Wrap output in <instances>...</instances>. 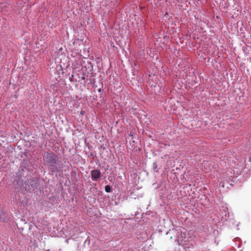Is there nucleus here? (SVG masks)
<instances>
[{"label": "nucleus", "mask_w": 251, "mask_h": 251, "mask_svg": "<svg viewBox=\"0 0 251 251\" xmlns=\"http://www.w3.org/2000/svg\"><path fill=\"white\" fill-rule=\"evenodd\" d=\"M57 160V156L52 152H48L45 153L44 160L50 166L56 164Z\"/></svg>", "instance_id": "obj_1"}, {"label": "nucleus", "mask_w": 251, "mask_h": 251, "mask_svg": "<svg viewBox=\"0 0 251 251\" xmlns=\"http://www.w3.org/2000/svg\"><path fill=\"white\" fill-rule=\"evenodd\" d=\"M91 175L93 181H97L98 179L100 178L101 174L99 170H93L91 171Z\"/></svg>", "instance_id": "obj_2"}, {"label": "nucleus", "mask_w": 251, "mask_h": 251, "mask_svg": "<svg viewBox=\"0 0 251 251\" xmlns=\"http://www.w3.org/2000/svg\"><path fill=\"white\" fill-rule=\"evenodd\" d=\"M187 236L186 232L180 231V236L178 237L177 240L180 244H185L187 241Z\"/></svg>", "instance_id": "obj_3"}, {"label": "nucleus", "mask_w": 251, "mask_h": 251, "mask_svg": "<svg viewBox=\"0 0 251 251\" xmlns=\"http://www.w3.org/2000/svg\"><path fill=\"white\" fill-rule=\"evenodd\" d=\"M111 190V188L110 185H106L105 186V191L107 193L110 192Z\"/></svg>", "instance_id": "obj_4"}]
</instances>
